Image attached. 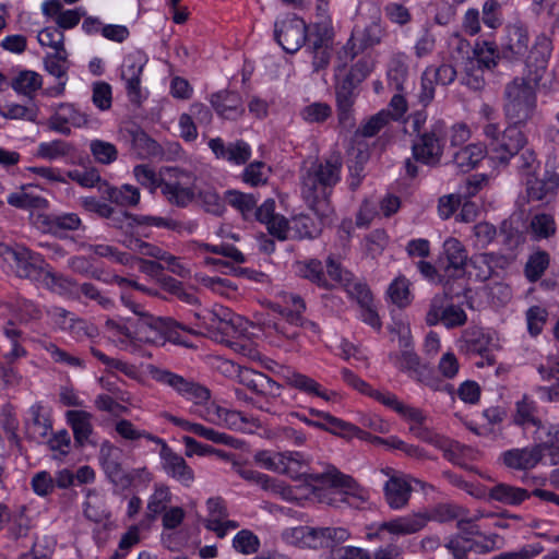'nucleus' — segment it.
Masks as SVG:
<instances>
[{
    "label": "nucleus",
    "mask_w": 559,
    "mask_h": 559,
    "mask_svg": "<svg viewBox=\"0 0 559 559\" xmlns=\"http://www.w3.org/2000/svg\"><path fill=\"white\" fill-rule=\"evenodd\" d=\"M343 160L338 153H333L322 160L313 163L301 175V194L308 207L316 216L326 222L334 216L331 203L333 188L341 180Z\"/></svg>",
    "instance_id": "nucleus-1"
},
{
    "label": "nucleus",
    "mask_w": 559,
    "mask_h": 559,
    "mask_svg": "<svg viewBox=\"0 0 559 559\" xmlns=\"http://www.w3.org/2000/svg\"><path fill=\"white\" fill-rule=\"evenodd\" d=\"M306 480L321 503L334 508L352 506L350 498L365 499V491L359 484L332 465H328L323 472L308 474Z\"/></svg>",
    "instance_id": "nucleus-2"
},
{
    "label": "nucleus",
    "mask_w": 559,
    "mask_h": 559,
    "mask_svg": "<svg viewBox=\"0 0 559 559\" xmlns=\"http://www.w3.org/2000/svg\"><path fill=\"white\" fill-rule=\"evenodd\" d=\"M448 141V127L441 119L431 121L427 132L412 140V157L404 160L406 176L416 178L419 175L418 163L437 167L441 164Z\"/></svg>",
    "instance_id": "nucleus-3"
},
{
    "label": "nucleus",
    "mask_w": 559,
    "mask_h": 559,
    "mask_svg": "<svg viewBox=\"0 0 559 559\" xmlns=\"http://www.w3.org/2000/svg\"><path fill=\"white\" fill-rule=\"evenodd\" d=\"M532 81L526 78H514L503 92L504 117L509 123L525 126L537 109V95Z\"/></svg>",
    "instance_id": "nucleus-4"
},
{
    "label": "nucleus",
    "mask_w": 559,
    "mask_h": 559,
    "mask_svg": "<svg viewBox=\"0 0 559 559\" xmlns=\"http://www.w3.org/2000/svg\"><path fill=\"white\" fill-rule=\"evenodd\" d=\"M181 331L193 335L199 334L193 329L179 323L170 317H154L145 313L134 324L133 338L154 344H164L165 341L185 344L180 337Z\"/></svg>",
    "instance_id": "nucleus-5"
},
{
    "label": "nucleus",
    "mask_w": 559,
    "mask_h": 559,
    "mask_svg": "<svg viewBox=\"0 0 559 559\" xmlns=\"http://www.w3.org/2000/svg\"><path fill=\"white\" fill-rule=\"evenodd\" d=\"M522 127L524 126L520 123H509L503 131H500L497 123H487L484 127V134L488 140L493 159L501 164H508L514 154L527 145V138L522 131Z\"/></svg>",
    "instance_id": "nucleus-6"
},
{
    "label": "nucleus",
    "mask_w": 559,
    "mask_h": 559,
    "mask_svg": "<svg viewBox=\"0 0 559 559\" xmlns=\"http://www.w3.org/2000/svg\"><path fill=\"white\" fill-rule=\"evenodd\" d=\"M285 535L292 544L310 549L333 548L349 537L348 531L344 527H314L309 525L293 527Z\"/></svg>",
    "instance_id": "nucleus-7"
},
{
    "label": "nucleus",
    "mask_w": 559,
    "mask_h": 559,
    "mask_svg": "<svg viewBox=\"0 0 559 559\" xmlns=\"http://www.w3.org/2000/svg\"><path fill=\"white\" fill-rule=\"evenodd\" d=\"M107 218L110 219V225L112 227L119 229H122L126 226L133 227V225H150L167 228L177 233L186 230L187 233L192 234L197 228V223L194 222L182 223L159 216L134 215L127 211H116L114 207L111 210V216H108Z\"/></svg>",
    "instance_id": "nucleus-8"
},
{
    "label": "nucleus",
    "mask_w": 559,
    "mask_h": 559,
    "mask_svg": "<svg viewBox=\"0 0 559 559\" xmlns=\"http://www.w3.org/2000/svg\"><path fill=\"white\" fill-rule=\"evenodd\" d=\"M326 274L331 281L342 285L350 298L355 299L360 307H367L373 302L368 285L364 282L355 281L353 273L344 270L333 255H329L326 259Z\"/></svg>",
    "instance_id": "nucleus-9"
},
{
    "label": "nucleus",
    "mask_w": 559,
    "mask_h": 559,
    "mask_svg": "<svg viewBox=\"0 0 559 559\" xmlns=\"http://www.w3.org/2000/svg\"><path fill=\"white\" fill-rule=\"evenodd\" d=\"M308 26L296 14L288 15L274 24V38L287 52H297L306 43Z\"/></svg>",
    "instance_id": "nucleus-10"
},
{
    "label": "nucleus",
    "mask_w": 559,
    "mask_h": 559,
    "mask_svg": "<svg viewBox=\"0 0 559 559\" xmlns=\"http://www.w3.org/2000/svg\"><path fill=\"white\" fill-rule=\"evenodd\" d=\"M153 377L159 383L170 386L179 395L193 401L195 404H202L211 397V393L207 388L169 370L156 369L153 372Z\"/></svg>",
    "instance_id": "nucleus-11"
},
{
    "label": "nucleus",
    "mask_w": 559,
    "mask_h": 559,
    "mask_svg": "<svg viewBox=\"0 0 559 559\" xmlns=\"http://www.w3.org/2000/svg\"><path fill=\"white\" fill-rule=\"evenodd\" d=\"M425 321L429 326L441 323L447 329H455L466 323L467 314L461 306L454 305L453 301H442L440 297H432Z\"/></svg>",
    "instance_id": "nucleus-12"
},
{
    "label": "nucleus",
    "mask_w": 559,
    "mask_h": 559,
    "mask_svg": "<svg viewBox=\"0 0 559 559\" xmlns=\"http://www.w3.org/2000/svg\"><path fill=\"white\" fill-rule=\"evenodd\" d=\"M468 254L465 246L456 238H448L442 246L437 264L445 276L464 277Z\"/></svg>",
    "instance_id": "nucleus-13"
},
{
    "label": "nucleus",
    "mask_w": 559,
    "mask_h": 559,
    "mask_svg": "<svg viewBox=\"0 0 559 559\" xmlns=\"http://www.w3.org/2000/svg\"><path fill=\"white\" fill-rule=\"evenodd\" d=\"M0 262L7 263L20 278H32L35 272L33 252L21 243L8 246L0 242Z\"/></svg>",
    "instance_id": "nucleus-14"
},
{
    "label": "nucleus",
    "mask_w": 559,
    "mask_h": 559,
    "mask_svg": "<svg viewBox=\"0 0 559 559\" xmlns=\"http://www.w3.org/2000/svg\"><path fill=\"white\" fill-rule=\"evenodd\" d=\"M194 317L199 321L198 326L204 328L211 333L229 336L236 331V316L226 307L216 305L212 309L195 312Z\"/></svg>",
    "instance_id": "nucleus-15"
},
{
    "label": "nucleus",
    "mask_w": 559,
    "mask_h": 559,
    "mask_svg": "<svg viewBox=\"0 0 559 559\" xmlns=\"http://www.w3.org/2000/svg\"><path fill=\"white\" fill-rule=\"evenodd\" d=\"M552 45L549 37L540 34L536 37L534 45L526 53L525 64L527 68V80L534 85H538L547 70L548 61L551 55Z\"/></svg>",
    "instance_id": "nucleus-16"
},
{
    "label": "nucleus",
    "mask_w": 559,
    "mask_h": 559,
    "mask_svg": "<svg viewBox=\"0 0 559 559\" xmlns=\"http://www.w3.org/2000/svg\"><path fill=\"white\" fill-rule=\"evenodd\" d=\"M528 28L521 21L507 25L504 43L501 45V56L510 61L523 59L528 49Z\"/></svg>",
    "instance_id": "nucleus-17"
},
{
    "label": "nucleus",
    "mask_w": 559,
    "mask_h": 559,
    "mask_svg": "<svg viewBox=\"0 0 559 559\" xmlns=\"http://www.w3.org/2000/svg\"><path fill=\"white\" fill-rule=\"evenodd\" d=\"M559 187V171L557 169V156L549 157L545 165L542 178H530L526 181V192L530 200L542 201L554 194Z\"/></svg>",
    "instance_id": "nucleus-18"
},
{
    "label": "nucleus",
    "mask_w": 559,
    "mask_h": 559,
    "mask_svg": "<svg viewBox=\"0 0 559 559\" xmlns=\"http://www.w3.org/2000/svg\"><path fill=\"white\" fill-rule=\"evenodd\" d=\"M399 345L401 353H390L389 359L402 371L406 372L414 380L419 379L428 366L421 364L419 356L412 349V337L408 334L400 335Z\"/></svg>",
    "instance_id": "nucleus-19"
},
{
    "label": "nucleus",
    "mask_w": 559,
    "mask_h": 559,
    "mask_svg": "<svg viewBox=\"0 0 559 559\" xmlns=\"http://www.w3.org/2000/svg\"><path fill=\"white\" fill-rule=\"evenodd\" d=\"M159 456L162 467L169 477L176 479L185 487H190L193 484L195 478L193 469L169 445H164L159 450Z\"/></svg>",
    "instance_id": "nucleus-20"
},
{
    "label": "nucleus",
    "mask_w": 559,
    "mask_h": 559,
    "mask_svg": "<svg viewBox=\"0 0 559 559\" xmlns=\"http://www.w3.org/2000/svg\"><path fill=\"white\" fill-rule=\"evenodd\" d=\"M118 449L109 441H105L100 445L99 462L108 478L116 485L127 487L131 485L133 477L126 474L118 462Z\"/></svg>",
    "instance_id": "nucleus-21"
},
{
    "label": "nucleus",
    "mask_w": 559,
    "mask_h": 559,
    "mask_svg": "<svg viewBox=\"0 0 559 559\" xmlns=\"http://www.w3.org/2000/svg\"><path fill=\"white\" fill-rule=\"evenodd\" d=\"M500 457L507 467L526 471L535 467L543 460L544 453L535 444L531 448L507 450Z\"/></svg>",
    "instance_id": "nucleus-22"
},
{
    "label": "nucleus",
    "mask_w": 559,
    "mask_h": 559,
    "mask_svg": "<svg viewBox=\"0 0 559 559\" xmlns=\"http://www.w3.org/2000/svg\"><path fill=\"white\" fill-rule=\"evenodd\" d=\"M67 60V51H55L53 53L47 55L44 59V66L46 71L57 79V84L43 90V94L49 97L60 96L64 92L67 83V70L64 67Z\"/></svg>",
    "instance_id": "nucleus-23"
},
{
    "label": "nucleus",
    "mask_w": 559,
    "mask_h": 559,
    "mask_svg": "<svg viewBox=\"0 0 559 559\" xmlns=\"http://www.w3.org/2000/svg\"><path fill=\"white\" fill-rule=\"evenodd\" d=\"M513 424L523 429L533 426L536 428V432L544 429L545 425L540 418V411L536 401L526 394L523 395L522 399L515 403Z\"/></svg>",
    "instance_id": "nucleus-24"
},
{
    "label": "nucleus",
    "mask_w": 559,
    "mask_h": 559,
    "mask_svg": "<svg viewBox=\"0 0 559 559\" xmlns=\"http://www.w3.org/2000/svg\"><path fill=\"white\" fill-rule=\"evenodd\" d=\"M41 9L46 16L53 19L56 25L61 31L73 28L85 15V11L82 9L63 10V4L60 0H47L43 3Z\"/></svg>",
    "instance_id": "nucleus-25"
},
{
    "label": "nucleus",
    "mask_w": 559,
    "mask_h": 559,
    "mask_svg": "<svg viewBox=\"0 0 559 559\" xmlns=\"http://www.w3.org/2000/svg\"><path fill=\"white\" fill-rule=\"evenodd\" d=\"M382 35V27L376 21L366 25L364 29L356 27L347 45L344 47V52L346 55L349 53V58L353 59L358 53V50H355V41H359V50H364L378 45L381 41Z\"/></svg>",
    "instance_id": "nucleus-26"
},
{
    "label": "nucleus",
    "mask_w": 559,
    "mask_h": 559,
    "mask_svg": "<svg viewBox=\"0 0 559 559\" xmlns=\"http://www.w3.org/2000/svg\"><path fill=\"white\" fill-rule=\"evenodd\" d=\"M80 225L81 219L74 213H66L61 215L37 214V229H41L43 233L61 236L63 231L76 230Z\"/></svg>",
    "instance_id": "nucleus-27"
},
{
    "label": "nucleus",
    "mask_w": 559,
    "mask_h": 559,
    "mask_svg": "<svg viewBox=\"0 0 559 559\" xmlns=\"http://www.w3.org/2000/svg\"><path fill=\"white\" fill-rule=\"evenodd\" d=\"M239 382L258 395H278L281 385L269 376L251 369L239 373Z\"/></svg>",
    "instance_id": "nucleus-28"
},
{
    "label": "nucleus",
    "mask_w": 559,
    "mask_h": 559,
    "mask_svg": "<svg viewBox=\"0 0 559 559\" xmlns=\"http://www.w3.org/2000/svg\"><path fill=\"white\" fill-rule=\"evenodd\" d=\"M211 105L221 117L235 120L243 112L238 93L219 91L211 96Z\"/></svg>",
    "instance_id": "nucleus-29"
},
{
    "label": "nucleus",
    "mask_w": 559,
    "mask_h": 559,
    "mask_svg": "<svg viewBox=\"0 0 559 559\" xmlns=\"http://www.w3.org/2000/svg\"><path fill=\"white\" fill-rule=\"evenodd\" d=\"M318 218L316 223L309 215L299 214L292 218L290 227L294 233L292 238L294 239H313L320 236L324 226L330 225L333 222V216H330L326 222Z\"/></svg>",
    "instance_id": "nucleus-30"
},
{
    "label": "nucleus",
    "mask_w": 559,
    "mask_h": 559,
    "mask_svg": "<svg viewBox=\"0 0 559 559\" xmlns=\"http://www.w3.org/2000/svg\"><path fill=\"white\" fill-rule=\"evenodd\" d=\"M66 418L73 431L75 445L82 448L90 442L93 432L92 414L86 411H68Z\"/></svg>",
    "instance_id": "nucleus-31"
},
{
    "label": "nucleus",
    "mask_w": 559,
    "mask_h": 559,
    "mask_svg": "<svg viewBox=\"0 0 559 559\" xmlns=\"http://www.w3.org/2000/svg\"><path fill=\"white\" fill-rule=\"evenodd\" d=\"M383 489L385 501L391 509L399 510L408 503L412 486L405 478L392 476Z\"/></svg>",
    "instance_id": "nucleus-32"
},
{
    "label": "nucleus",
    "mask_w": 559,
    "mask_h": 559,
    "mask_svg": "<svg viewBox=\"0 0 559 559\" xmlns=\"http://www.w3.org/2000/svg\"><path fill=\"white\" fill-rule=\"evenodd\" d=\"M283 378L287 385L305 394L318 396L326 401L330 400L326 391L322 390L321 385L314 379L306 374L287 369L283 373Z\"/></svg>",
    "instance_id": "nucleus-33"
},
{
    "label": "nucleus",
    "mask_w": 559,
    "mask_h": 559,
    "mask_svg": "<svg viewBox=\"0 0 559 559\" xmlns=\"http://www.w3.org/2000/svg\"><path fill=\"white\" fill-rule=\"evenodd\" d=\"M426 523V516L421 514H414L383 522L379 528L396 535H408L420 531Z\"/></svg>",
    "instance_id": "nucleus-34"
},
{
    "label": "nucleus",
    "mask_w": 559,
    "mask_h": 559,
    "mask_svg": "<svg viewBox=\"0 0 559 559\" xmlns=\"http://www.w3.org/2000/svg\"><path fill=\"white\" fill-rule=\"evenodd\" d=\"M488 496L490 499L504 504L519 506L530 498L532 492L523 488L500 483L489 489Z\"/></svg>",
    "instance_id": "nucleus-35"
},
{
    "label": "nucleus",
    "mask_w": 559,
    "mask_h": 559,
    "mask_svg": "<svg viewBox=\"0 0 559 559\" xmlns=\"http://www.w3.org/2000/svg\"><path fill=\"white\" fill-rule=\"evenodd\" d=\"M37 281H40L49 290L59 295L72 294L76 283L61 274L51 272L37 265Z\"/></svg>",
    "instance_id": "nucleus-36"
},
{
    "label": "nucleus",
    "mask_w": 559,
    "mask_h": 559,
    "mask_svg": "<svg viewBox=\"0 0 559 559\" xmlns=\"http://www.w3.org/2000/svg\"><path fill=\"white\" fill-rule=\"evenodd\" d=\"M99 190L107 195L112 203L122 206H133L140 201V191L131 185H123L120 188L110 187L107 182L99 186Z\"/></svg>",
    "instance_id": "nucleus-37"
},
{
    "label": "nucleus",
    "mask_w": 559,
    "mask_h": 559,
    "mask_svg": "<svg viewBox=\"0 0 559 559\" xmlns=\"http://www.w3.org/2000/svg\"><path fill=\"white\" fill-rule=\"evenodd\" d=\"M486 153L483 144H468L454 153L453 163L461 171L466 173L475 168Z\"/></svg>",
    "instance_id": "nucleus-38"
},
{
    "label": "nucleus",
    "mask_w": 559,
    "mask_h": 559,
    "mask_svg": "<svg viewBox=\"0 0 559 559\" xmlns=\"http://www.w3.org/2000/svg\"><path fill=\"white\" fill-rule=\"evenodd\" d=\"M333 31L328 22H317L312 31H307V39L304 46L306 50L333 49Z\"/></svg>",
    "instance_id": "nucleus-39"
},
{
    "label": "nucleus",
    "mask_w": 559,
    "mask_h": 559,
    "mask_svg": "<svg viewBox=\"0 0 559 559\" xmlns=\"http://www.w3.org/2000/svg\"><path fill=\"white\" fill-rule=\"evenodd\" d=\"M336 109L338 122L343 127H352L354 124V105L358 93L345 91L344 87H335Z\"/></svg>",
    "instance_id": "nucleus-40"
},
{
    "label": "nucleus",
    "mask_w": 559,
    "mask_h": 559,
    "mask_svg": "<svg viewBox=\"0 0 559 559\" xmlns=\"http://www.w3.org/2000/svg\"><path fill=\"white\" fill-rule=\"evenodd\" d=\"M409 70L405 56H396L391 59L388 68L389 86L396 92H405Z\"/></svg>",
    "instance_id": "nucleus-41"
},
{
    "label": "nucleus",
    "mask_w": 559,
    "mask_h": 559,
    "mask_svg": "<svg viewBox=\"0 0 559 559\" xmlns=\"http://www.w3.org/2000/svg\"><path fill=\"white\" fill-rule=\"evenodd\" d=\"M132 143L138 153L144 158H157L163 154L162 145L140 128L131 131Z\"/></svg>",
    "instance_id": "nucleus-42"
},
{
    "label": "nucleus",
    "mask_w": 559,
    "mask_h": 559,
    "mask_svg": "<svg viewBox=\"0 0 559 559\" xmlns=\"http://www.w3.org/2000/svg\"><path fill=\"white\" fill-rule=\"evenodd\" d=\"M491 337L481 330L467 331L462 340L461 349L467 354L485 356L488 352Z\"/></svg>",
    "instance_id": "nucleus-43"
},
{
    "label": "nucleus",
    "mask_w": 559,
    "mask_h": 559,
    "mask_svg": "<svg viewBox=\"0 0 559 559\" xmlns=\"http://www.w3.org/2000/svg\"><path fill=\"white\" fill-rule=\"evenodd\" d=\"M233 468L245 480L259 485L263 490L278 492L282 488L280 484H276L275 480L266 474L248 468L240 463L235 462Z\"/></svg>",
    "instance_id": "nucleus-44"
},
{
    "label": "nucleus",
    "mask_w": 559,
    "mask_h": 559,
    "mask_svg": "<svg viewBox=\"0 0 559 559\" xmlns=\"http://www.w3.org/2000/svg\"><path fill=\"white\" fill-rule=\"evenodd\" d=\"M160 190L168 202L179 207H186L195 195L191 188L182 187L178 182H162Z\"/></svg>",
    "instance_id": "nucleus-45"
},
{
    "label": "nucleus",
    "mask_w": 559,
    "mask_h": 559,
    "mask_svg": "<svg viewBox=\"0 0 559 559\" xmlns=\"http://www.w3.org/2000/svg\"><path fill=\"white\" fill-rule=\"evenodd\" d=\"M8 86L21 96L27 97L29 100L35 97V71L20 70L8 81Z\"/></svg>",
    "instance_id": "nucleus-46"
},
{
    "label": "nucleus",
    "mask_w": 559,
    "mask_h": 559,
    "mask_svg": "<svg viewBox=\"0 0 559 559\" xmlns=\"http://www.w3.org/2000/svg\"><path fill=\"white\" fill-rule=\"evenodd\" d=\"M439 283L443 286V292L433 297H440L442 301H453L468 290L464 277L445 276V273H441Z\"/></svg>",
    "instance_id": "nucleus-47"
},
{
    "label": "nucleus",
    "mask_w": 559,
    "mask_h": 559,
    "mask_svg": "<svg viewBox=\"0 0 559 559\" xmlns=\"http://www.w3.org/2000/svg\"><path fill=\"white\" fill-rule=\"evenodd\" d=\"M225 201L238 210L245 218L252 215L257 205V199L253 194L243 193L238 190H227L225 192Z\"/></svg>",
    "instance_id": "nucleus-48"
},
{
    "label": "nucleus",
    "mask_w": 559,
    "mask_h": 559,
    "mask_svg": "<svg viewBox=\"0 0 559 559\" xmlns=\"http://www.w3.org/2000/svg\"><path fill=\"white\" fill-rule=\"evenodd\" d=\"M302 277L324 289H332L334 285L326 277L323 264L317 259H312L304 264L300 269Z\"/></svg>",
    "instance_id": "nucleus-49"
},
{
    "label": "nucleus",
    "mask_w": 559,
    "mask_h": 559,
    "mask_svg": "<svg viewBox=\"0 0 559 559\" xmlns=\"http://www.w3.org/2000/svg\"><path fill=\"white\" fill-rule=\"evenodd\" d=\"M84 516L93 521L97 524L103 523L100 527L94 528L93 534L94 538L97 540L100 539V534L103 532H106L110 530L111 523L109 522L110 512L106 511L104 508H100L98 506L92 504L91 502L84 503V510H83Z\"/></svg>",
    "instance_id": "nucleus-50"
},
{
    "label": "nucleus",
    "mask_w": 559,
    "mask_h": 559,
    "mask_svg": "<svg viewBox=\"0 0 559 559\" xmlns=\"http://www.w3.org/2000/svg\"><path fill=\"white\" fill-rule=\"evenodd\" d=\"M550 257L546 251L533 253L525 264V276L530 282L538 281L549 266Z\"/></svg>",
    "instance_id": "nucleus-51"
},
{
    "label": "nucleus",
    "mask_w": 559,
    "mask_h": 559,
    "mask_svg": "<svg viewBox=\"0 0 559 559\" xmlns=\"http://www.w3.org/2000/svg\"><path fill=\"white\" fill-rule=\"evenodd\" d=\"M530 227L537 239L549 238L556 233L555 219L551 215L546 213L533 216Z\"/></svg>",
    "instance_id": "nucleus-52"
},
{
    "label": "nucleus",
    "mask_w": 559,
    "mask_h": 559,
    "mask_svg": "<svg viewBox=\"0 0 559 559\" xmlns=\"http://www.w3.org/2000/svg\"><path fill=\"white\" fill-rule=\"evenodd\" d=\"M467 511L454 503H440L431 511L430 519L440 523L460 520L466 515Z\"/></svg>",
    "instance_id": "nucleus-53"
},
{
    "label": "nucleus",
    "mask_w": 559,
    "mask_h": 559,
    "mask_svg": "<svg viewBox=\"0 0 559 559\" xmlns=\"http://www.w3.org/2000/svg\"><path fill=\"white\" fill-rule=\"evenodd\" d=\"M146 58L141 51L129 53L121 68V79L123 81L131 78H141Z\"/></svg>",
    "instance_id": "nucleus-54"
},
{
    "label": "nucleus",
    "mask_w": 559,
    "mask_h": 559,
    "mask_svg": "<svg viewBox=\"0 0 559 559\" xmlns=\"http://www.w3.org/2000/svg\"><path fill=\"white\" fill-rule=\"evenodd\" d=\"M91 153L95 160L108 165L118 157V151L112 143L103 140H93L90 144Z\"/></svg>",
    "instance_id": "nucleus-55"
},
{
    "label": "nucleus",
    "mask_w": 559,
    "mask_h": 559,
    "mask_svg": "<svg viewBox=\"0 0 559 559\" xmlns=\"http://www.w3.org/2000/svg\"><path fill=\"white\" fill-rule=\"evenodd\" d=\"M408 281L405 277L395 278L388 288V294L393 304L404 308L411 304Z\"/></svg>",
    "instance_id": "nucleus-56"
},
{
    "label": "nucleus",
    "mask_w": 559,
    "mask_h": 559,
    "mask_svg": "<svg viewBox=\"0 0 559 559\" xmlns=\"http://www.w3.org/2000/svg\"><path fill=\"white\" fill-rule=\"evenodd\" d=\"M37 41L43 46L51 47L55 51L64 52V35L57 25L43 28L37 34Z\"/></svg>",
    "instance_id": "nucleus-57"
},
{
    "label": "nucleus",
    "mask_w": 559,
    "mask_h": 559,
    "mask_svg": "<svg viewBox=\"0 0 559 559\" xmlns=\"http://www.w3.org/2000/svg\"><path fill=\"white\" fill-rule=\"evenodd\" d=\"M511 160H513V164L515 168L523 174L531 175L538 165L536 153L533 148L528 147L527 145L523 146L519 153L514 154L512 156Z\"/></svg>",
    "instance_id": "nucleus-58"
},
{
    "label": "nucleus",
    "mask_w": 559,
    "mask_h": 559,
    "mask_svg": "<svg viewBox=\"0 0 559 559\" xmlns=\"http://www.w3.org/2000/svg\"><path fill=\"white\" fill-rule=\"evenodd\" d=\"M548 319V312L539 306H532L526 311L527 331L531 336L536 337L543 331Z\"/></svg>",
    "instance_id": "nucleus-59"
},
{
    "label": "nucleus",
    "mask_w": 559,
    "mask_h": 559,
    "mask_svg": "<svg viewBox=\"0 0 559 559\" xmlns=\"http://www.w3.org/2000/svg\"><path fill=\"white\" fill-rule=\"evenodd\" d=\"M427 75L435 82V84L450 85L456 78V70L453 66L442 63L440 66H429L425 69Z\"/></svg>",
    "instance_id": "nucleus-60"
},
{
    "label": "nucleus",
    "mask_w": 559,
    "mask_h": 559,
    "mask_svg": "<svg viewBox=\"0 0 559 559\" xmlns=\"http://www.w3.org/2000/svg\"><path fill=\"white\" fill-rule=\"evenodd\" d=\"M390 121V114L383 109L378 114L371 116L361 127L358 129L365 138H371L378 134Z\"/></svg>",
    "instance_id": "nucleus-61"
},
{
    "label": "nucleus",
    "mask_w": 559,
    "mask_h": 559,
    "mask_svg": "<svg viewBox=\"0 0 559 559\" xmlns=\"http://www.w3.org/2000/svg\"><path fill=\"white\" fill-rule=\"evenodd\" d=\"M332 114V108L326 103H312L306 106L300 115L302 119L310 123H321Z\"/></svg>",
    "instance_id": "nucleus-62"
},
{
    "label": "nucleus",
    "mask_w": 559,
    "mask_h": 559,
    "mask_svg": "<svg viewBox=\"0 0 559 559\" xmlns=\"http://www.w3.org/2000/svg\"><path fill=\"white\" fill-rule=\"evenodd\" d=\"M72 146L63 140H53L51 142L40 143L38 146L37 155L47 158L56 159L67 155Z\"/></svg>",
    "instance_id": "nucleus-63"
},
{
    "label": "nucleus",
    "mask_w": 559,
    "mask_h": 559,
    "mask_svg": "<svg viewBox=\"0 0 559 559\" xmlns=\"http://www.w3.org/2000/svg\"><path fill=\"white\" fill-rule=\"evenodd\" d=\"M170 500L169 488L158 487L147 503V516L155 520L156 516L166 509V503Z\"/></svg>",
    "instance_id": "nucleus-64"
}]
</instances>
